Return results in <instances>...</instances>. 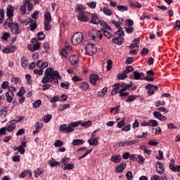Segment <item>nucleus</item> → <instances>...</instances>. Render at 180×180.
<instances>
[{"label": "nucleus", "instance_id": "obj_1", "mask_svg": "<svg viewBox=\"0 0 180 180\" xmlns=\"http://www.w3.org/2000/svg\"><path fill=\"white\" fill-rule=\"evenodd\" d=\"M58 79H61L58 71L54 70V68H49L46 69L45 76L43 77L41 82L43 84L51 82V84L57 85L58 84Z\"/></svg>", "mask_w": 180, "mask_h": 180}, {"label": "nucleus", "instance_id": "obj_2", "mask_svg": "<svg viewBox=\"0 0 180 180\" xmlns=\"http://www.w3.org/2000/svg\"><path fill=\"white\" fill-rule=\"evenodd\" d=\"M4 29L9 27L13 34H20L21 33L20 28H19V23L13 22L12 18H7L3 24Z\"/></svg>", "mask_w": 180, "mask_h": 180}, {"label": "nucleus", "instance_id": "obj_3", "mask_svg": "<svg viewBox=\"0 0 180 180\" xmlns=\"http://www.w3.org/2000/svg\"><path fill=\"white\" fill-rule=\"evenodd\" d=\"M84 41V34L82 32H76L72 37V44L73 46H78Z\"/></svg>", "mask_w": 180, "mask_h": 180}, {"label": "nucleus", "instance_id": "obj_4", "mask_svg": "<svg viewBox=\"0 0 180 180\" xmlns=\"http://www.w3.org/2000/svg\"><path fill=\"white\" fill-rule=\"evenodd\" d=\"M97 50L96 46L94 44H88L86 46V53L88 56H94V54L96 53Z\"/></svg>", "mask_w": 180, "mask_h": 180}, {"label": "nucleus", "instance_id": "obj_5", "mask_svg": "<svg viewBox=\"0 0 180 180\" xmlns=\"http://www.w3.org/2000/svg\"><path fill=\"white\" fill-rule=\"evenodd\" d=\"M103 34L100 30H93L91 32V39L94 41H99L103 37Z\"/></svg>", "mask_w": 180, "mask_h": 180}, {"label": "nucleus", "instance_id": "obj_6", "mask_svg": "<svg viewBox=\"0 0 180 180\" xmlns=\"http://www.w3.org/2000/svg\"><path fill=\"white\" fill-rule=\"evenodd\" d=\"M79 124H81V121L70 123L68 127L66 126L65 133H71V131H74V127H78Z\"/></svg>", "mask_w": 180, "mask_h": 180}, {"label": "nucleus", "instance_id": "obj_7", "mask_svg": "<svg viewBox=\"0 0 180 180\" xmlns=\"http://www.w3.org/2000/svg\"><path fill=\"white\" fill-rule=\"evenodd\" d=\"M145 89H148V96H151V95L154 94V91H158V86H153L150 84H148L145 86Z\"/></svg>", "mask_w": 180, "mask_h": 180}, {"label": "nucleus", "instance_id": "obj_8", "mask_svg": "<svg viewBox=\"0 0 180 180\" xmlns=\"http://www.w3.org/2000/svg\"><path fill=\"white\" fill-rule=\"evenodd\" d=\"M31 43L34 44L32 49L29 48V50H30L31 51H36V50H39V49H40V43L37 41V39H36V38H33L31 40Z\"/></svg>", "mask_w": 180, "mask_h": 180}, {"label": "nucleus", "instance_id": "obj_9", "mask_svg": "<svg viewBox=\"0 0 180 180\" xmlns=\"http://www.w3.org/2000/svg\"><path fill=\"white\" fill-rule=\"evenodd\" d=\"M27 23H30V27L31 32H33L34 30H36V29H37V22H36V20H33L32 18H28Z\"/></svg>", "mask_w": 180, "mask_h": 180}, {"label": "nucleus", "instance_id": "obj_10", "mask_svg": "<svg viewBox=\"0 0 180 180\" xmlns=\"http://www.w3.org/2000/svg\"><path fill=\"white\" fill-rule=\"evenodd\" d=\"M5 96H6L7 102H8V103H11V102H12V101H13V97L15 96V93H13V91L10 90L6 93Z\"/></svg>", "mask_w": 180, "mask_h": 180}, {"label": "nucleus", "instance_id": "obj_11", "mask_svg": "<svg viewBox=\"0 0 180 180\" xmlns=\"http://www.w3.org/2000/svg\"><path fill=\"white\" fill-rule=\"evenodd\" d=\"M155 167L158 174H160V175L164 174V164L160 162H157Z\"/></svg>", "mask_w": 180, "mask_h": 180}, {"label": "nucleus", "instance_id": "obj_12", "mask_svg": "<svg viewBox=\"0 0 180 180\" xmlns=\"http://www.w3.org/2000/svg\"><path fill=\"white\" fill-rule=\"evenodd\" d=\"M126 165H127L126 162L121 163L120 165L115 167V172L118 174H122V172H123V170L126 168Z\"/></svg>", "mask_w": 180, "mask_h": 180}, {"label": "nucleus", "instance_id": "obj_13", "mask_svg": "<svg viewBox=\"0 0 180 180\" xmlns=\"http://www.w3.org/2000/svg\"><path fill=\"white\" fill-rule=\"evenodd\" d=\"M153 116L156 119H158L159 120H160V122H164V121L167 120V117L162 115V114H161V112H160L158 111L154 112Z\"/></svg>", "mask_w": 180, "mask_h": 180}, {"label": "nucleus", "instance_id": "obj_14", "mask_svg": "<svg viewBox=\"0 0 180 180\" xmlns=\"http://www.w3.org/2000/svg\"><path fill=\"white\" fill-rule=\"evenodd\" d=\"M69 61L72 65H75V64H78V63H79V59L77 56L72 55L70 56Z\"/></svg>", "mask_w": 180, "mask_h": 180}, {"label": "nucleus", "instance_id": "obj_15", "mask_svg": "<svg viewBox=\"0 0 180 180\" xmlns=\"http://www.w3.org/2000/svg\"><path fill=\"white\" fill-rule=\"evenodd\" d=\"M98 79H99V76L98 75L96 74L91 75L90 82H91V84H92V85H94L95 86H96V85H98L96 84V81H98Z\"/></svg>", "mask_w": 180, "mask_h": 180}, {"label": "nucleus", "instance_id": "obj_16", "mask_svg": "<svg viewBox=\"0 0 180 180\" xmlns=\"http://www.w3.org/2000/svg\"><path fill=\"white\" fill-rule=\"evenodd\" d=\"M174 160L172 159L169 164V169L174 172H180V166L175 167L174 165Z\"/></svg>", "mask_w": 180, "mask_h": 180}, {"label": "nucleus", "instance_id": "obj_17", "mask_svg": "<svg viewBox=\"0 0 180 180\" xmlns=\"http://www.w3.org/2000/svg\"><path fill=\"white\" fill-rule=\"evenodd\" d=\"M15 50H16V47H15V46H11L5 48L2 51L5 53V54H10V53H15Z\"/></svg>", "mask_w": 180, "mask_h": 180}, {"label": "nucleus", "instance_id": "obj_18", "mask_svg": "<svg viewBox=\"0 0 180 180\" xmlns=\"http://www.w3.org/2000/svg\"><path fill=\"white\" fill-rule=\"evenodd\" d=\"M111 161L115 164L119 163L122 161V156L120 155H112L111 157Z\"/></svg>", "mask_w": 180, "mask_h": 180}, {"label": "nucleus", "instance_id": "obj_19", "mask_svg": "<svg viewBox=\"0 0 180 180\" xmlns=\"http://www.w3.org/2000/svg\"><path fill=\"white\" fill-rule=\"evenodd\" d=\"M79 88L82 89V91H88V89H89V84L86 82H82L79 84Z\"/></svg>", "mask_w": 180, "mask_h": 180}, {"label": "nucleus", "instance_id": "obj_20", "mask_svg": "<svg viewBox=\"0 0 180 180\" xmlns=\"http://www.w3.org/2000/svg\"><path fill=\"white\" fill-rule=\"evenodd\" d=\"M78 20H80V22H88L89 20V18L86 15H85V13H82V14H79L77 16Z\"/></svg>", "mask_w": 180, "mask_h": 180}, {"label": "nucleus", "instance_id": "obj_21", "mask_svg": "<svg viewBox=\"0 0 180 180\" xmlns=\"http://www.w3.org/2000/svg\"><path fill=\"white\" fill-rule=\"evenodd\" d=\"M6 16L8 18H12L13 17V6H8L7 11H6Z\"/></svg>", "mask_w": 180, "mask_h": 180}, {"label": "nucleus", "instance_id": "obj_22", "mask_svg": "<svg viewBox=\"0 0 180 180\" xmlns=\"http://www.w3.org/2000/svg\"><path fill=\"white\" fill-rule=\"evenodd\" d=\"M91 23H94L95 25H98L100 23H102V21H101V20H99V18H98L96 16V15L95 14H92L91 15Z\"/></svg>", "mask_w": 180, "mask_h": 180}, {"label": "nucleus", "instance_id": "obj_23", "mask_svg": "<svg viewBox=\"0 0 180 180\" xmlns=\"http://www.w3.org/2000/svg\"><path fill=\"white\" fill-rule=\"evenodd\" d=\"M76 12H78V13H79V15H81L82 13H84L85 11V7L82 5V4H78L76 8Z\"/></svg>", "mask_w": 180, "mask_h": 180}, {"label": "nucleus", "instance_id": "obj_24", "mask_svg": "<svg viewBox=\"0 0 180 180\" xmlns=\"http://www.w3.org/2000/svg\"><path fill=\"white\" fill-rule=\"evenodd\" d=\"M11 124L6 127V131H13L15 129H16V122H10Z\"/></svg>", "mask_w": 180, "mask_h": 180}, {"label": "nucleus", "instance_id": "obj_25", "mask_svg": "<svg viewBox=\"0 0 180 180\" xmlns=\"http://www.w3.org/2000/svg\"><path fill=\"white\" fill-rule=\"evenodd\" d=\"M28 65H29V60H27V58L25 57V56L22 57L21 58V67H22V68H26Z\"/></svg>", "mask_w": 180, "mask_h": 180}, {"label": "nucleus", "instance_id": "obj_26", "mask_svg": "<svg viewBox=\"0 0 180 180\" xmlns=\"http://www.w3.org/2000/svg\"><path fill=\"white\" fill-rule=\"evenodd\" d=\"M121 90H124V91H127L129 88H131L133 86V83L130 82L129 84L124 83L122 84H120Z\"/></svg>", "mask_w": 180, "mask_h": 180}, {"label": "nucleus", "instance_id": "obj_27", "mask_svg": "<svg viewBox=\"0 0 180 180\" xmlns=\"http://www.w3.org/2000/svg\"><path fill=\"white\" fill-rule=\"evenodd\" d=\"M112 41H113L115 44H118L120 46V44H123L124 40H123V38H122V37H119L112 38Z\"/></svg>", "mask_w": 180, "mask_h": 180}, {"label": "nucleus", "instance_id": "obj_28", "mask_svg": "<svg viewBox=\"0 0 180 180\" xmlns=\"http://www.w3.org/2000/svg\"><path fill=\"white\" fill-rule=\"evenodd\" d=\"M85 143L83 139H75L72 141V146H82Z\"/></svg>", "mask_w": 180, "mask_h": 180}, {"label": "nucleus", "instance_id": "obj_29", "mask_svg": "<svg viewBox=\"0 0 180 180\" xmlns=\"http://www.w3.org/2000/svg\"><path fill=\"white\" fill-rule=\"evenodd\" d=\"M102 12H103V13L105 15H106L107 16H112V14L113 13V12L112 11V10H110V8H108L106 7H104L101 9Z\"/></svg>", "mask_w": 180, "mask_h": 180}, {"label": "nucleus", "instance_id": "obj_30", "mask_svg": "<svg viewBox=\"0 0 180 180\" xmlns=\"http://www.w3.org/2000/svg\"><path fill=\"white\" fill-rule=\"evenodd\" d=\"M114 86H115V88H114L111 91L112 95H116L117 94H119V92H120V91H119L121 88L120 84H114Z\"/></svg>", "mask_w": 180, "mask_h": 180}, {"label": "nucleus", "instance_id": "obj_31", "mask_svg": "<svg viewBox=\"0 0 180 180\" xmlns=\"http://www.w3.org/2000/svg\"><path fill=\"white\" fill-rule=\"evenodd\" d=\"M133 74H134V77L135 79H141V80L143 79V78H141V77L144 76V73H143V72L140 73L137 71H135L133 72Z\"/></svg>", "mask_w": 180, "mask_h": 180}, {"label": "nucleus", "instance_id": "obj_32", "mask_svg": "<svg viewBox=\"0 0 180 180\" xmlns=\"http://www.w3.org/2000/svg\"><path fill=\"white\" fill-rule=\"evenodd\" d=\"M43 171H44V169H42L41 168H37L35 170H34L35 178H39V176L43 174Z\"/></svg>", "mask_w": 180, "mask_h": 180}, {"label": "nucleus", "instance_id": "obj_33", "mask_svg": "<svg viewBox=\"0 0 180 180\" xmlns=\"http://www.w3.org/2000/svg\"><path fill=\"white\" fill-rule=\"evenodd\" d=\"M24 5L27 6V11H30L33 9V4L30 2V0L24 1Z\"/></svg>", "mask_w": 180, "mask_h": 180}, {"label": "nucleus", "instance_id": "obj_34", "mask_svg": "<svg viewBox=\"0 0 180 180\" xmlns=\"http://www.w3.org/2000/svg\"><path fill=\"white\" fill-rule=\"evenodd\" d=\"M106 94H108V87H104L102 89V91H99L97 95L98 96H99L100 98H103V96H105V95H106Z\"/></svg>", "mask_w": 180, "mask_h": 180}, {"label": "nucleus", "instance_id": "obj_35", "mask_svg": "<svg viewBox=\"0 0 180 180\" xmlns=\"http://www.w3.org/2000/svg\"><path fill=\"white\" fill-rule=\"evenodd\" d=\"M48 164L53 168L54 167H57V165H60V162L54 161V159H52L49 160Z\"/></svg>", "mask_w": 180, "mask_h": 180}, {"label": "nucleus", "instance_id": "obj_36", "mask_svg": "<svg viewBox=\"0 0 180 180\" xmlns=\"http://www.w3.org/2000/svg\"><path fill=\"white\" fill-rule=\"evenodd\" d=\"M44 22H51V13L50 12H46L44 14Z\"/></svg>", "mask_w": 180, "mask_h": 180}, {"label": "nucleus", "instance_id": "obj_37", "mask_svg": "<svg viewBox=\"0 0 180 180\" xmlns=\"http://www.w3.org/2000/svg\"><path fill=\"white\" fill-rule=\"evenodd\" d=\"M88 143L90 146H98V141L96 139H89Z\"/></svg>", "mask_w": 180, "mask_h": 180}, {"label": "nucleus", "instance_id": "obj_38", "mask_svg": "<svg viewBox=\"0 0 180 180\" xmlns=\"http://www.w3.org/2000/svg\"><path fill=\"white\" fill-rule=\"evenodd\" d=\"M139 143V140L134 139L131 141H125L126 146H133L134 144H137Z\"/></svg>", "mask_w": 180, "mask_h": 180}, {"label": "nucleus", "instance_id": "obj_39", "mask_svg": "<svg viewBox=\"0 0 180 180\" xmlns=\"http://www.w3.org/2000/svg\"><path fill=\"white\" fill-rule=\"evenodd\" d=\"M148 124L151 127H157V126H158V122L155 120H150L148 121Z\"/></svg>", "mask_w": 180, "mask_h": 180}, {"label": "nucleus", "instance_id": "obj_40", "mask_svg": "<svg viewBox=\"0 0 180 180\" xmlns=\"http://www.w3.org/2000/svg\"><path fill=\"white\" fill-rule=\"evenodd\" d=\"M136 98L137 96L135 95L128 96L127 98L126 99V102H134V101H136Z\"/></svg>", "mask_w": 180, "mask_h": 180}, {"label": "nucleus", "instance_id": "obj_41", "mask_svg": "<svg viewBox=\"0 0 180 180\" xmlns=\"http://www.w3.org/2000/svg\"><path fill=\"white\" fill-rule=\"evenodd\" d=\"M20 11L22 15L26 14V4H25V1H23V5L20 6Z\"/></svg>", "mask_w": 180, "mask_h": 180}, {"label": "nucleus", "instance_id": "obj_42", "mask_svg": "<svg viewBox=\"0 0 180 180\" xmlns=\"http://www.w3.org/2000/svg\"><path fill=\"white\" fill-rule=\"evenodd\" d=\"M86 5L89 8H91V9H95V8H96V2L95 1L88 2Z\"/></svg>", "mask_w": 180, "mask_h": 180}, {"label": "nucleus", "instance_id": "obj_43", "mask_svg": "<svg viewBox=\"0 0 180 180\" xmlns=\"http://www.w3.org/2000/svg\"><path fill=\"white\" fill-rule=\"evenodd\" d=\"M117 9L120 11V12H125L126 11H128L127 6H117Z\"/></svg>", "mask_w": 180, "mask_h": 180}, {"label": "nucleus", "instance_id": "obj_44", "mask_svg": "<svg viewBox=\"0 0 180 180\" xmlns=\"http://www.w3.org/2000/svg\"><path fill=\"white\" fill-rule=\"evenodd\" d=\"M41 105V100H37L32 103L33 108H40Z\"/></svg>", "mask_w": 180, "mask_h": 180}, {"label": "nucleus", "instance_id": "obj_45", "mask_svg": "<svg viewBox=\"0 0 180 180\" xmlns=\"http://www.w3.org/2000/svg\"><path fill=\"white\" fill-rule=\"evenodd\" d=\"M52 117H53V115H46L44 117V122L45 123H49V122H50L51 120Z\"/></svg>", "mask_w": 180, "mask_h": 180}, {"label": "nucleus", "instance_id": "obj_46", "mask_svg": "<svg viewBox=\"0 0 180 180\" xmlns=\"http://www.w3.org/2000/svg\"><path fill=\"white\" fill-rule=\"evenodd\" d=\"M25 92H26L25 87H20V91L17 94V96H23V95H25Z\"/></svg>", "mask_w": 180, "mask_h": 180}, {"label": "nucleus", "instance_id": "obj_47", "mask_svg": "<svg viewBox=\"0 0 180 180\" xmlns=\"http://www.w3.org/2000/svg\"><path fill=\"white\" fill-rule=\"evenodd\" d=\"M50 29H51L50 21H44V30L49 31L50 30Z\"/></svg>", "mask_w": 180, "mask_h": 180}, {"label": "nucleus", "instance_id": "obj_48", "mask_svg": "<svg viewBox=\"0 0 180 180\" xmlns=\"http://www.w3.org/2000/svg\"><path fill=\"white\" fill-rule=\"evenodd\" d=\"M118 79H125L127 78V75L123 72L122 73H120L117 75Z\"/></svg>", "mask_w": 180, "mask_h": 180}, {"label": "nucleus", "instance_id": "obj_49", "mask_svg": "<svg viewBox=\"0 0 180 180\" xmlns=\"http://www.w3.org/2000/svg\"><path fill=\"white\" fill-rule=\"evenodd\" d=\"M74 168V165L72 163L66 164L65 167H63L64 171H67V169H72Z\"/></svg>", "mask_w": 180, "mask_h": 180}, {"label": "nucleus", "instance_id": "obj_50", "mask_svg": "<svg viewBox=\"0 0 180 180\" xmlns=\"http://www.w3.org/2000/svg\"><path fill=\"white\" fill-rule=\"evenodd\" d=\"M60 54L62 56V58H67V56H68V53H67V49H63L60 51Z\"/></svg>", "mask_w": 180, "mask_h": 180}, {"label": "nucleus", "instance_id": "obj_51", "mask_svg": "<svg viewBox=\"0 0 180 180\" xmlns=\"http://www.w3.org/2000/svg\"><path fill=\"white\" fill-rule=\"evenodd\" d=\"M119 95H120V96H121V97H122V96L126 97V96H129V93L124 91V90H120V91H119Z\"/></svg>", "mask_w": 180, "mask_h": 180}, {"label": "nucleus", "instance_id": "obj_52", "mask_svg": "<svg viewBox=\"0 0 180 180\" xmlns=\"http://www.w3.org/2000/svg\"><path fill=\"white\" fill-rule=\"evenodd\" d=\"M134 69L131 66H127L125 70L124 71V74H129V72H132Z\"/></svg>", "mask_w": 180, "mask_h": 180}, {"label": "nucleus", "instance_id": "obj_53", "mask_svg": "<svg viewBox=\"0 0 180 180\" xmlns=\"http://www.w3.org/2000/svg\"><path fill=\"white\" fill-rule=\"evenodd\" d=\"M25 79H27V84L30 85V84H32V75H30V74L25 75Z\"/></svg>", "mask_w": 180, "mask_h": 180}, {"label": "nucleus", "instance_id": "obj_54", "mask_svg": "<svg viewBox=\"0 0 180 180\" xmlns=\"http://www.w3.org/2000/svg\"><path fill=\"white\" fill-rule=\"evenodd\" d=\"M82 127H91L92 126V122L91 121H86V122H84L81 124Z\"/></svg>", "mask_w": 180, "mask_h": 180}, {"label": "nucleus", "instance_id": "obj_55", "mask_svg": "<svg viewBox=\"0 0 180 180\" xmlns=\"http://www.w3.org/2000/svg\"><path fill=\"white\" fill-rule=\"evenodd\" d=\"M101 26H103V27H104V29H105L106 30H112V28H110V26L105 23V22L103 21L101 22Z\"/></svg>", "mask_w": 180, "mask_h": 180}, {"label": "nucleus", "instance_id": "obj_56", "mask_svg": "<svg viewBox=\"0 0 180 180\" xmlns=\"http://www.w3.org/2000/svg\"><path fill=\"white\" fill-rule=\"evenodd\" d=\"M34 74H36L37 75H43V69H35L33 70Z\"/></svg>", "mask_w": 180, "mask_h": 180}, {"label": "nucleus", "instance_id": "obj_57", "mask_svg": "<svg viewBox=\"0 0 180 180\" xmlns=\"http://www.w3.org/2000/svg\"><path fill=\"white\" fill-rule=\"evenodd\" d=\"M103 34L105 37H107V39H112V35L110 32H109L108 31L106 30H103Z\"/></svg>", "mask_w": 180, "mask_h": 180}, {"label": "nucleus", "instance_id": "obj_58", "mask_svg": "<svg viewBox=\"0 0 180 180\" xmlns=\"http://www.w3.org/2000/svg\"><path fill=\"white\" fill-rule=\"evenodd\" d=\"M134 28L133 27H125V32L130 34V33H133Z\"/></svg>", "mask_w": 180, "mask_h": 180}, {"label": "nucleus", "instance_id": "obj_59", "mask_svg": "<svg viewBox=\"0 0 180 180\" xmlns=\"http://www.w3.org/2000/svg\"><path fill=\"white\" fill-rule=\"evenodd\" d=\"M60 86L63 88V89H70V84L67 82H62Z\"/></svg>", "mask_w": 180, "mask_h": 180}, {"label": "nucleus", "instance_id": "obj_60", "mask_svg": "<svg viewBox=\"0 0 180 180\" xmlns=\"http://www.w3.org/2000/svg\"><path fill=\"white\" fill-rule=\"evenodd\" d=\"M130 6H134L135 8H139V9H140V8H141V4L136 1V2L131 3Z\"/></svg>", "mask_w": 180, "mask_h": 180}, {"label": "nucleus", "instance_id": "obj_61", "mask_svg": "<svg viewBox=\"0 0 180 180\" xmlns=\"http://www.w3.org/2000/svg\"><path fill=\"white\" fill-rule=\"evenodd\" d=\"M64 145V143H63V141H61L60 140H57L55 143L54 146L55 147H63V146Z\"/></svg>", "mask_w": 180, "mask_h": 180}, {"label": "nucleus", "instance_id": "obj_62", "mask_svg": "<svg viewBox=\"0 0 180 180\" xmlns=\"http://www.w3.org/2000/svg\"><path fill=\"white\" fill-rule=\"evenodd\" d=\"M72 80L74 82H79L81 81H82V78L77 76V75H75L72 78Z\"/></svg>", "mask_w": 180, "mask_h": 180}, {"label": "nucleus", "instance_id": "obj_63", "mask_svg": "<svg viewBox=\"0 0 180 180\" xmlns=\"http://www.w3.org/2000/svg\"><path fill=\"white\" fill-rule=\"evenodd\" d=\"M44 37H46V36L44 35V33H43V32L38 33V40L41 41L44 39Z\"/></svg>", "mask_w": 180, "mask_h": 180}, {"label": "nucleus", "instance_id": "obj_64", "mask_svg": "<svg viewBox=\"0 0 180 180\" xmlns=\"http://www.w3.org/2000/svg\"><path fill=\"white\" fill-rule=\"evenodd\" d=\"M137 158L139 164H144V158H143V156L139 155Z\"/></svg>", "mask_w": 180, "mask_h": 180}]
</instances>
